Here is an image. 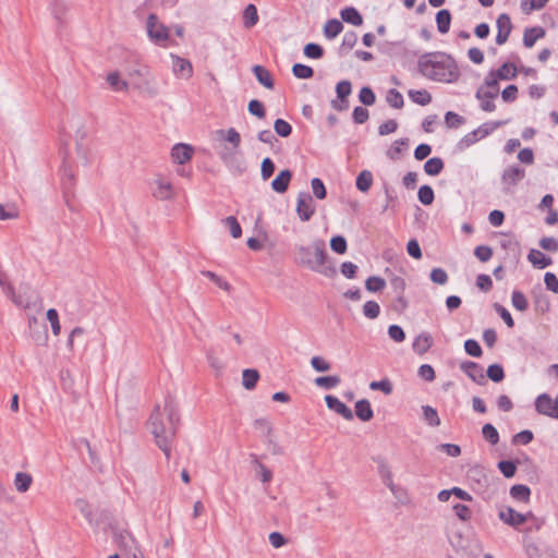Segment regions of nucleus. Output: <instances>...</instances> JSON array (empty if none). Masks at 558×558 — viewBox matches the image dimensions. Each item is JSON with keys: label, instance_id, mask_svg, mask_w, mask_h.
Returning a JSON list of instances; mask_svg holds the SVG:
<instances>
[{"label": "nucleus", "instance_id": "nucleus-48", "mask_svg": "<svg viewBox=\"0 0 558 558\" xmlns=\"http://www.w3.org/2000/svg\"><path fill=\"white\" fill-rule=\"evenodd\" d=\"M222 222L229 228L232 238L238 239L242 235V228L235 217L229 216Z\"/></svg>", "mask_w": 558, "mask_h": 558}, {"label": "nucleus", "instance_id": "nucleus-49", "mask_svg": "<svg viewBox=\"0 0 558 558\" xmlns=\"http://www.w3.org/2000/svg\"><path fill=\"white\" fill-rule=\"evenodd\" d=\"M201 274L205 277H207L209 280H211L215 284H217L220 289L225 291H230L231 286L228 281H226L223 278L218 276L217 274L210 271V270H203Z\"/></svg>", "mask_w": 558, "mask_h": 558}, {"label": "nucleus", "instance_id": "nucleus-14", "mask_svg": "<svg viewBox=\"0 0 558 558\" xmlns=\"http://www.w3.org/2000/svg\"><path fill=\"white\" fill-rule=\"evenodd\" d=\"M524 551L529 558H557L556 551L550 546H542L534 542L524 545Z\"/></svg>", "mask_w": 558, "mask_h": 558}, {"label": "nucleus", "instance_id": "nucleus-37", "mask_svg": "<svg viewBox=\"0 0 558 558\" xmlns=\"http://www.w3.org/2000/svg\"><path fill=\"white\" fill-rule=\"evenodd\" d=\"M16 306L21 308H28L32 305V298L27 291H20L19 293L13 288V296H8Z\"/></svg>", "mask_w": 558, "mask_h": 558}, {"label": "nucleus", "instance_id": "nucleus-53", "mask_svg": "<svg viewBox=\"0 0 558 558\" xmlns=\"http://www.w3.org/2000/svg\"><path fill=\"white\" fill-rule=\"evenodd\" d=\"M292 73L298 78H311L314 74V71L308 65L296 63L292 68Z\"/></svg>", "mask_w": 558, "mask_h": 558}, {"label": "nucleus", "instance_id": "nucleus-32", "mask_svg": "<svg viewBox=\"0 0 558 558\" xmlns=\"http://www.w3.org/2000/svg\"><path fill=\"white\" fill-rule=\"evenodd\" d=\"M451 23V14L448 10L444 9L436 14L437 29L440 34L448 33Z\"/></svg>", "mask_w": 558, "mask_h": 558}, {"label": "nucleus", "instance_id": "nucleus-24", "mask_svg": "<svg viewBox=\"0 0 558 558\" xmlns=\"http://www.w3.org/2000/svg\"><path fill=\"white\" fill-rule=\"evenodd\" d=\"M291 178L292 173L290 170L280 171L271 182L272 190L277 193H284L288 190Z\"/></svg>", "mask_w": 558, "mask_h": 558}, {"label": "nucleus", "instance_id": "nucleus-54", "mask_svg": "<svg viewBox=\"0 0 558 558\" xmlns=\"http://www.w3.org/2000/svg\"><path fill=\"white\" fill-rule=\"evenodd\" d=\"M303 52L310 59H320L324 54V49L319 45L311 43L305 45Z\"/></svg>", "mask_w": 558, "mask_h": 558}, {"label": "nucleus", "instance_id": "nucleus-8", "mask_svg": "<svg viewBox=\"0 0 558 558\" xmlns=\"http://www.w3.org/2000/svg\"><path fill=\"white\" fill-rule=\"evenodd\" d=\"M151 194L156 199L167 201L175 195L172 183L162 175H157L150 183Z\"/></svg>", "mask_w": 558, "mask_h": 558}, {"label": "nucleus", "instance_id": "nucleus-27", "mask_svg": "<svg viewBox=\"0 0 558 558\" xmlns=\"http://www.w3.org/2000/svg\"><path fill=\"white\" fill-rule=\"evenodd\" d=\"M377 472L385 486L393 482V474L389 463L384 458H377Z\"/></svg>", "mask_w": 558, "mask_h": 558}, {"label": "nucleus", "instance_id": "nucleus-42", "mask_svg": "<svg viewBox=\"0 0 558 558\" xmlns=\"http://www.w3.org/2000/svg\"><path fill=\"white\" fill-rule=\"evenodd\" d=\"M510 495L517 500L527 501L531 495V489L526 485H513L510 488Z\"/></svg>", "mask_w": 558, "mask_h": 558}, {"label": "nucleus", "instance_id": "nucleus-7", "mask_svg": "<svg viewBox=\"0 0 558 558\" xmlns=\"http://www.w3.org/2000/svg\"><path fill=\"white\" fill-rule=\"evenodd\" d=\"M129 77L131 80H142L143 83L134 82V86L142 92H147L150 95H155L156 90L149 87V84L153 82V77L150 75V71L147 65L137 64L133 69L129 71Z\"/></svg>", "mask_w": 558, "mask_h": 558}, {"label": "nucleus", "instance_id": "nucleus-51", "mask_svg": "<svg viewBox=\"0 0 558 558\" xmlns=\"http://www.w3.org/2000/svg\"><path fill=\"white\" fill-rule=\"evenodd\" d=\"M390 493L393 495L396 499H398L400 502H407L409 499L408 492L405 488H403L400 485H397L395 482L390 483L386 486Z\"/></svg>", "mask_w": 558, "mask_h": 558}, {"label": "nucleus", "instance_id": "nucleus-55", "mask_svg": "<svg viewBox=\"0 0 558 558\" xmlns=\"http://www.w3.org/2000/svg\"><path fill=\"white\" fill-rule=\"evenodd\" d=\"M380 313V307L378 305L377 302L375 301H367L364 305H363V314L369 318V319H375L378 317Z\"/></svg>", "mask_w": 558, "mask_h": 558}, {"label": "nucleus", "instance_id": "nucleus-30", "mask_svg": "<svg viewBox=\"0 0 558 558\" xmlns=\"http://www.w3.org/2000/svg\"><path fill=\"white\" fill-rule=\"evenodd\" d=\"M340 15L344 22L350 23L354 26H360L363 24L362 15L353 7L344 8L343 10H341Z\"/></svg>", "mask_w": 558, "mask_h": 558}, {"label": "nucleus", "instance_id": "nucleus-35", "mask_svg": "<svg viewBox=\"0 0 558 558\" xmlns=\"http://www.w3.org/2000/svg\"><path fill=\"white\" fill-rule=\"evenodd\" d=\"M356 189L363 193H366L373 184V174L368 170H363L356 178Z\"/></svg>", "mask_w": 558, "mask_h": 558}, {"label": "nucleus", "instance_id": "nucleus-31", "mask_svg": "<svg viewBox=\"0 0 558 558\" xmlns=\"http://www.w3.org/2000/svg\"><path fill=\"white\" fill-rule=\"evenodd\" d=\"M343 29L342 23L337 19L328 20L324 26V35L327 39L336 38Z\"/></svg>", "mask_w": 558, "mask_h": 558}, {"label": "nucleus", "instance_id": "nucleus-64", "mask_svg": "<svg viewBox=\"0 0 558 558\" xmlns=\"http://www.w3.org/2000/svg\"><path fill=\"white\" fill-rule=\"evenodd\" d=\"M544 282L547 290L554 293H558V278L556 277L555 274L546 272L544 277Z\"/></svg>", "mask_w": 558, "mask_h": 558}, {"label": "nucleus", "instance_id": "nucleus-29", "mask_svg": "<svg viewBox=\"0 0 558 558\" xmlns=\"http://www.w3.org/2000/svg\"><path fill=\"white\" fill-rule=\"evenodd\" d=\"M355 414L363 422L371 421L374 415L371 403L365 399L359 400L355 403Z\"/></svg>", "mask_w": 558, "mask_h": 558}, {"label": "nucleus", "instance_id": "nucleus-20", "mask_svg": "<svg viewBox=\"0 0 558 558\" xmlns=\"http://www.w3.org/2000/svg\"><path fill=\"white\" fill-rule=\"evenodd\" d=\"M525 175V171L522 168L512 166L507 168L502 173V182L509 186L517 185Z\"/></svg>", "mask_w": 558, "mask_h": 558}, {"label": "nucleus", "instance_id": "nucleus-28", "mask_svg": "<svg viewBox=\"0 0 558 558\" xmlns=\"http://www.w3.org/2000/svg\"><path fill=\"white\" fill-rule=\"evenodd\" d=\"M75 507L85 517L90 525H97L94 508L87 500L83 498L76 499Z\"/></svg>", "mask_w": 558, "mask_h": 558}, {"label": "nucleus", "instance_id": "nucleus-50", "mask_svg": "<svg viewBox=\"0 0 558 558\" xmlns=\"http://www.w3.org/2000/svg\"><path fill=\"white\" fill-rule=\"evenodd\" d=\"M482 434L483 437L492 445H496L499 441L498 430L489 423L483 426Z\"/></svg>", "mask_w": 558, "mask_h": 558}, {"label": "nucleus", "instance_id": "nucleus-44", "mask_svg": "<svg viewBox=\"0 0 558 558\" xmlns=\"http://www.w3.org/2000/svg\"><path fill=\"white\" fill-rule=\"evenodd\" d=\"M315 385L324 389H332L340 384L338 376H322L315 378Z\"/></svg>", "mask_w": 558, "mask_h": 558}, {"label": "nucleus", "instance_id": "nucleus-5", "mask_svg": "<svg viewBox=\"0 0 558 558\" xmlns=\"http://www.w3.org/2000/svg\"><path fill=\"white\" fill-rule=\"evenodd\" d=\"M146 33L148 39L156 46L166 48L170 44V28L159 17L151 13L146 20Z\"/></svg>", "mask_w": 558, "mask_h": 558}, {"label": "nucleus", "instance_id": "nucleus-34", "mask_svg": "<svg viewBox=\"0 0 558 558\" xmlns=\"http://www.w3.org/2000/svg\"><path fill=\"white\" fill-rule=\"evenodd\" d=\"M258 22L257 9L254 4H248L243 11V25L246 28L255 26Z\"/></svg>", "mask_w": 558, "mask_h": 558}, {"label": "nucleus", "instance_id": "nucleus-22", "mask_svg": "<svg viewBox=\"0 0 558 558\" xmlns=\"http://www.w3.org/2000/svg\"><path fill=\"white\" fill-rule=\"evenodd\" d=\"M106 81L113 92H126L129 89V82L123 80L118 71L107 74Z\"/></svg>", "mask_w": 558, "mask_h": 558}, {"label": "nucleus", "instance_id": "nucleus-4", "mask_svg": "<svg viewBox=\"0 0 558 558\" xmlns=\"http://www.w3.org/2000/svg\"><path fill=\"white\" fill-rule=\"evenodd\" d=\"M217 134L231 145V147L223 148L220 153V159L229 169L241 172L243 169L238 160L241 144L240 133L235 129L230 128L228 130H219Z\"/></svg>", "mask_w": 558, "mask_h": 558}, {"label": "nucleus", "instance_id": "nucleus-23", "mask_svg": "<svg viewBox=\"0 0 558 558\" xmlns=\"http://www.w3.org/2000/svg\"><path fill=\"white\" fill-rule=\"evenodd\" d=\"M432 344L433 339L430 335L422 332L414 339L412 348L415 353L423 355L430 349Z\"/></svg>", "mask_w": 558, "mask_h": 558}, {"label": "nucleus", "instance_id": "nucleus-33", "mask_svg": "<svg viewBox=\"0 0 558 558\" xmlns=\"http://www.w3.org/2000/svg\"><path fill=\"white\" fill-rule=\"evenodd\" d=\"M33 483V477L25 472H17L14 477L15 489L20 493H25L29 489Z\"/></svg>", "mask_w": 558, "mask_h": 558}, {"label": "nucleus", "instance_id": "nucleus-45", "mask_svg": "<svg viewBox=\"0 0 558 558\" xmlns=\"http://www.w3.org/2000/svg\"><path fill=\"white\" fill-rule=\"evenodd\" d=\"M385 287H386V281L378 276L368 277L365 281V288L369 292L381 291Z\"/></svg>", "mask_w": 558, "mask_h": 558}, {"label": "nucleus", "instance_id": "nucleus-41", "mask_svg": "<svg viewBox=\"0 0 558 558\" xmlns=\"http://www.w3.org/2000/svg\"><path fill=\"white\" fill-rule=\"evenodd\" d=\"M511 304L519 312H524L529 307L527 299L519 290H514L512 292V294H511Z\"/></svg>", "mask_w": 558, "mask_h": 558}, {"label": "nucleus", "instance_id": "nucleus-58", "mask_svg": "<svg viewBox=\"0 0 558 558\" xmlns=\"http://www.w3.org/2000/svg\"><path fill=\"white\" fill-rule=\"evenodd\" d=\"M274 129L275 132L281 137H287L292 132L291 125L283 119H277L275 121Z\"/></svg>", "mask_w": 558, "mask_h": 558}, {"label": "nucleus", "instance_id": "nucleus-52", "mask_svg": "<svg viewBox=\"0 0 558 558\" xmlns=\"http://www.w3.org/2000/svg\"><path fill=\"white\" fill-rule=\"evenodd\" d=\"M330 248L337 254H344L348 248L347 240L342 235L332 236Z\"/></svg>", "mask_w": 558, "mask_h": 558}, {"label": "nucleus", "instance_id": "nucleus-40", "mask_svg": "<svg viewBox=\"0 0 558 558\" xmlns=\"http://www.w3.org/2000/svg\"><path fill=\"white\" fill-rule=\"evenodd\" d=\"M409 97L413 102L418 104L421 106H426L432 101V95L426 89H412L409 92Z\"/></svg>", "mask_w": 558, "mask_h": 558}, {"label": "nucleus", "instance_id": "nucleus-43", "mask_svg": "<svg viewBox=\"0 0 558 558\" xmlns=\"http://www.w3.org/2000/svg\"><path fill=\"white\" fill-rule=\"evenodd\" d=\"M549 0H522L521 10L525 14L543 9Z\"/></svg>", "mask_w": 558, "mask_h": 558}, {"label": "nucleus", "instance_id": "nucleus-61", "mask_svg": "<svg viewBox=\"0 0 558 558\" xmlns=\"http://www.w3.org/2000/svg\"><path fill=\"white\" fill-rule=\"evenodd\" d=\"M311 187L316 198L324 199L326 197V187L320 179H312Z\"/></svg>", "mask_w": 558, "mask_h": 558}, {"label": "nucleus", "instance_id": "nucleus-60", "mask_svg": "<svg viewBox=\"0 0 558 558\" xmlns=\"http://www.w3.org/2000/svg\"><path fill=\"white\" fill-rule=\"evenodd\" d=\"M487 377L495 383H499L504 379V368L499 364H493L487 368Z\"/></svg>", "mask_w": 558, "mask_h": 558}, {"label": "nucleus", "instance_id": "nucleus-18", "mask_svg": "<svg viewBox=\"0 0 558 558\" xmlns=\"http://www.w3.org/2000/svg\"><path fill=\"white\" fill-rule=\"evenodd\" d=\"M193 156V148L187 144H175L171 149V158L179 165L190 161Z\"/></svg>", "mask_w": 558, "mask_h": 558}, {"label": "nucleus", "instance_id": "nucleus-36", "mask_svg": "<svg viewBox=\"0 0 558 558\" xmlns=\"http://www.w3.org/2000/svg\"><path fill=\"white\" fill-rule=\"evenodd\" d=\"M259 378V374L256 369L247 368L242 373V385L245 389L252 390L255 388Z\"/></svg>", "mask_w": 558, "mask_h": 558}, {"label": "nucleus", "instance_id": "nucleus-39", "mask_svg": "<svg viewBox=\"0 0 558 558\" xmlns=\"http://www.w3.org/2000/svg\"><path fill=\"white\" fill-rule=\"evenodd\" d=\"M423 412V418L426 421V423L433 427L440 425V418L438 416V413L436 409H434L430 405H423L422 407Z\"/></svg>", "mask_w": 558, "mask_h": 558}, {"label": "nucleus", "instance_id": "nucleus-9", "mask_svg": "<svg viewBox=\"0 0 558 558\" xmlns=\"http://www.w3.org/2000/svg\"><path fill=\"white\" fill-rule=\"evenodd\" d=\"M535 410L542 415L558 420V395L555 399L548 393L539 395L535 400Z\"/></svg>", "mask_w": 558, "mask_h": 558}, {"label": "nucleus", "instance_id": "nucleus-63", "mask_svg": "<svg viewBox=\"0 0 558 558\" xmlns=\"http://www.w3.org/2000/svg\"><path fill=\"white\" fill-rule=\"evenodd\" d=\"M388 336L395 342H402L405 339V333L399 325H390L388 327Z\"/></svg>", "mask_w": 558, "mask_h": 558}, {"label": "nucleus", "instance_id": "nucleus-11", "mask_svg": "<svg viewBox=\"0 0 558 558\" xmlns=\"http://www.w3.org/2000/svg\"><path fill=\"white\" fill-rule=\"evenodd\" d=\"M316 210L313 197L306 193L301 192L298 195L296 214L302 221H308Z\"/></svg>", "mask_w": 558, "mask_h": 558}, {"label": "nucleus", "instance_id": "nucleus-6", "mask_svg": "<svg viewBox=\"0 0 558 558\" xmlns=\"http://www.w3.org/2000/svg\"><path fill=\"white\" fill-rule=\"evenodd\" d=\"M499 95V83H496L492 77H485L484 84L481 85L476 93L475 98L480 102V108L485 112H493L496 109L494 100Z\"/></svg>", "mask_w": 558, "mask_h": 558}, {"label": "nucleus", "instance_id": "nucleus-2", "mask_svg": "<svg viewBox=\"0 0 558 558\" xmlns=\"http://www.w3.org/2000/svg\"><path fill=\"white\" fill-rule=\"evenodd\" d=\"M417 70L426 80L435 83L454 84L461 73L457 61L441 51L426 52L417 60Z\"/></svg>", "mask_w": 558, "mask_h": 558}, {"label": "nucleus", "instance_id": "nucleus-38", "mask_svg": "<svg viewBox=\"0 0 558 558\" xmlns=\"http://www.w3.org/2000/svg\"><path fill=\"white\" fill-rule=\"evenodd\" d=\"M444 169V161L439 157L428 159L424 165V171L428 175H437Z\"/></svg>", "mask_w": 558, "mask_h": 558}, {"label": "nucleus", "instance_id": "nucleus-26", "mask_svg": "<svg viewBox=\"0 0 558 558\" xmlns=\"http://www.w3.org/2000/svg\"><path fill=\"white\" fill-rule=\"evenodd\" d=\"M529 262L538 269H544L551 265V258L547 257L544 253L538 250H531L527 255Z\"/></svg>", "mask_w": 558, "mask_h": 558}, {"label": "nucleus", "instance_id": "nucleus-3", "mask_svg": "<svg viewBox=\"0 0 558 558\" xmlns=\"http://www.w3.org/2000/svg\"><path fill=\"white\" fill-rule=\"evenodd\" d=\"M326 260V244L323 240L317 239L310 245L295 246V263L302 267L327 276Z\"/></svg>", "mask_w": 558, "mask_h": 558}, {"label": "nucleus", "instance_id": "nucleus-21", "mask_svg": "<svg viewBox=\"0 0 558 558\" xmlns=\"http://www.w3.org/2000/svg\"><path fill=\"white\" fill-rule=\"evenodd\" d=\"M546 32L541 26L527 27L523 33V45L526 48H532L535 43L545 36Z\"/></svg>", "mask_w": 558, "mask_h": 558}, {"label": "nucleus", "instance_id": "nucleus-59", "mask_svg": "<svg viewBox=\"0 0 558 558\" xmlns=\"http://www.w3.org/2000/svg\"><path fill=\"white\" fill-rule=\"evenodd\" d=\"M464 350L465 352L471 355V356H474V357H480L482 356L483 354V351L481 349V345L478 344V342L474 339H468L465 342H464Z\"/></svg>", "mask_w": 558, "mask_h": 558}, {"label": "nucleus", "instance_id": "nucleus-19", "mask_svg": "<svg viewBox=\"0 0 558 558\" xmlns=\"http://www.w3.org/2000/svg\"><path fill=\"white\" fill-rule=\"evenodd\" d=\"M517 76V68L512 63H504L496 71H490L485 77H492L498 83L499 80L508 81Z\"/></svg>", "mask_w": 558, "mask_h": 558}, {"label": "nucleus", "instance_id": "nucleus-62", "mask_svg": "<svg viewBox=\"0 0 558 558\" xmlns=\"http://www.w3.org/2000/svg\"><path fill=\"white\" fill-rule=\"evenodd\" d=\"M359 99L363 105L372 106L375 104L376 97L369 87H362L359 94Z\"/></svg>", "mask_w": 558, "mask_h": 558}, {"label": "nucleus", "instance_id": "nucleus-10", "mask_svg": "<svg viewBox=\"0 0 558 558\" xmlns=\"http://www.w3.org/2000/svg\"><path fill=\"white\" fill-rule=\"evenodd\" d=\"M498 517L504 523L512 527H519L527 522L530 518H534V514L532 512L520 513L511 507H506L500 509Z\"/></svg>", "mask_w": 558, "mask_h": 558}, {"label": "nucleus", "instance_id": "nucleus-13", "mask_svg": "<svg viewBox=\"0 0 558 558\" xmlns=\"http://www.w3.org/2000/svg\"><path fill=\"white\" fill-rule=\"evenodd\" d=\"M497 35H496V44L501 46L507 43L511 31H512V22L510 16L507 13H501L496 21Z\"/></svg>", "mask_w": 558, "mask_h": 558}, {"label": "nucleus", "instance_id": "nucleus-56", "mask_svg": "<svg viewBox=\"0 0 558 558\" xmlns=\"http://www.w3.org/2000/svg\"><path fill=\"white\" fill-rule=\"evenodd\" d=\"M387 102L396 109L403 107V97L397 89H390L387 94Z\"/></svg>", "mask_w": 558, "mask_h": 558}, {"label": "nucleus", "instance_id": "nucleus-57", "mask_svg": "<svg viewBox=\"0 0 558 558\" xmlns=\"http://www.w3.org/2000/svg\"><path fill=\"white\" fill-rule=\"evenodd\" d=\"M47 319L49 320L51 325V329L54 336H58L61 331V326L59 322V315L58 312L54 308H49L47 311Z\"/></svg>", "mask_w": 558, "mask_h": 558}, {"label": "nucleus", "instance_id": "nucleus-1", "mask_svg": "<svg viewBox=\"0 0 558 558\" xmlns=\"http://www.w3.org/2000/svg\"><path fill=\"white\" fill-rule=\"evenodd\" d=\"M179 422L178 404L170 395L166 396L161 402L155 405L147 421V428L167 460L171 456V446L177 436Z\"/></svg>", "mask_w": 558, "mask_h": 558}, {"label": "nucleus", "instance_id": "nucleus-47", "mask_svg": "<svg viewBox=\"0 0 558 558\" xmlns=\"http://www.w3.org/2000/svg\"><path fill=\"white\" fill-rule=\"evenodd\" d=\"M417 197L423 205H430L434 202V191L429 185H422L418 189Z\"/></svg>", "mask_w": 558, "mask_h": 558}, {"label": "nucleus", "instance_id": "nucleus-25", "mask_svg": "<svg viewBox=\"0 0 558 558\" xmlns=\"http://www.w3.org/2000/svg\"><path fill=\"white\" fill-rule=\"evenodd\" d=\"M256 80L267 89L274 88V80L270 72L263 65H254L252 69Z\"/></svg>", "mask_w": 558, "mask_h": 558}, {"label": "nucleus", "instance_id": "nucleus-16", "mask_svg": "<svg viewBox=\"0 0 558 558\" xmlns=\"http://www.w3.org/2000/svg\"><path fill=\"white\" fill-rule=\"evenodd\" d=\"M326 404L329 410L336 412L337 414L341 415L345 420H352L353 413L349 407H347L341 400H339L337 397L333 396H326L325 397Z\"/></svg>", "mask_w": 558, "mask_h": 558}, {"label": "nucleus", "instance_id": "nucleus-17", "mask_svg": "<svg viewBox=\"0 0 558 558\" xmlns=\"http://www.w3.org/2000/svg\"><path fill=\"white\" fill-rule=\"evenodd\" d=\"M460 368L476 384L485 383L484 369L475 362L466 361L460 365Z\"/></svg>", "mask_w": 558, "mask_h": 558}, {"label": "nucleus", "instance_id": "nucleus-15", "mask_svg": "<svg viewBox=\"0 0 558 558\" xmlns=\"http://www.w3.org/2000/svg\"><path fill=\"white\" fill-rule=\"evenodd\" d=\"M61 187L63 192V196L68 206L69 204V195L72 193L74 184H75V174L73 169L70 166H63L61 168Z\"/></svg>", "mask_w": 558, "mask_h": 558}, {"label": "nucleus", "instance_id": "nucleus-12", "mask_svg": "<svg viewBox=\"0 0 558 558\" xmlns=\"http://www.w3.org/2000/svg\"><path fill=\"white\" fill-rule=\"evenodd\" d=\"M170 58L172 60L171 69L173 74L178 78L190 80L193 75L192 63L187 59L181 58L174 53H170Z\"/></svg>", "mask_w": 558, "mask_h": 558}, {"label": "nucleus", "instance_id": "nucleus-46", "mask_svg": "<svg viewBox=\"0 0 558 558\" xmlns=\"http://www.w3.org/2000/svg\"><path fill=\"white\" fill-rule=\"evenodd\" d=\"M452 510L454 514L461 520V521H469L472 518V511L471 509L460 502H452Z\"/></svg>", "mask_w": 558, "mask_h": 558}]
</instances>
